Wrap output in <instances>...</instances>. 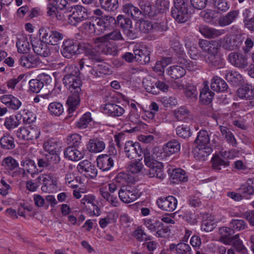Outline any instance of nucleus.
Wrapping results in <instances>:
<instances>
[{"label": "nucleus", "instance_id": "nucleus-20", "mask_svg": "<svg viewBox=\"0 0 254 254\" xmlns=\"http://www.w3.org/2000/svg\"><path fill=\"white\" fill-rule=\"evenodd\" d=\"M143 84L146 91L153 94H157V89L162 91H166L168 89V86L166 83L159 80L155 83H151L150 81L146 80L143 82Z\"/></svg>", "mask_w": 254, "mask_h": 254}, {"label": "nucleus", "instance_id": "nucleus-25", "mask_svg": "<svg viewBox=\"0 0 254 254\" xmlns=\"http://www.w3.org/2000/svg\"><path fill=\"white\" fill-rule=\"evenodd\" d=\"M180 143L176 139H173L165 144L163 147L164 153L167 156H170L179 152L180 150Z\"/></svg>", "mask_w": 254, "mask_h": 254}, {"label": "nucleus", "instance_id": "nucleus-39", "mask_svg": "<svg viewBox=\"0 0 254 254\" xmlns=\"http://www.w3.org/2000/svg\"><path fill=\"white\" fill-rule=\"evenodd\" d=\"M212 168L216 171H219L222 167H225L229 165V161L222 158L219 155H215L211 159Z\"/></svg>", "mask_w": 254, "mask_h": 254}, {"label": "nucleus", "instance_id": "nucleus-32", "mask_svg": "<svg viewBox=\"0 0 254 254\" xmlns=\"http://www.w3.org/2000/svg\"><path fill=\"white\" fill-rule=\"evenodd\" d=\"M97 40H102L97 46L99 49V52L107 55H114L116 54L115 48L111 46L107 41L101 38H98Z\"/></svg>", "mask_w": 254, "mask_h": 254}, {"label": "nucleus", "instance_id": "nucleus-44", "mask_svg": "<svg viewBox=\"0 0 254 254\" xmlns=\"http://www.w3.org/2000/svg\"><path fill=\"white\" fill-rule=\"evenodd\" d=\"M0 144L3 149H12L15 147L14 139L9 134H6L0 138Z\"/></svg>", "mask_w": 254, "mask_h": 254}, {"label": "nucleus", "instance_id": "nucleus-54", "mask_svg": "<svg viewBox=\"0 0 254 254\" xmlns=\"http://www.w3.org/2000/svg\"><path fill=\"white\" fill-rule=\"evenodd\" d=\"M185 95L190 102H195L198 98V92L193 85L188 86L185 90Z\"/></svg>", "mask_w": 254, "mask_h": 254}, {"label": "nucleus", "instance_id": "nucleus-42", "mask_svg": "<svg viewBox=\"0 0 254 254\" xmlns=\"http://www.w3.org/2000/svg\"><path fill=\"white\" fill-rule=\"evenodd\" d=\"M214 95V93L210 90L209 87L206 85L200 91V100L204 104H208L211 102Z\"/></svg>", "mask_w": 254, "mask_h": 254}, {"label": "nucleus", "instance_id": "nucleus-53", "mask_svg": "<svg viewBox=\"0 0 254 254\" xmlns=\"http://www.w3.org/2000/svg\"><path fill=\"white\" fill-rule=\"evenodd\" d=\"M101 39L105 41H108L110 40L114 41H125V39L122 36L121 32L117 29L110 32L109 33L105 35Z\"/></svg>", "mask_w": 254, "mask_h": 254}, {"label": "nucleus", "instance_id": "nucleus-43", "mask_svg": "<svg viewBox=\"0 0 254 254\" xmlns=\"http://www.w3.org/2000/svg\"><path fill=\"white\" fill-rule=\"evenodd\" d=\"M198 45L204 52H207V54L218 47V43L216 41H209L204 39L199 40Z\"/></svg>", "mask_w": 254, "mask_h": 254}, {"label": "nucleus", "instance_id": "nucleus-27", "mask_svg": "<svg viewBox=\"0 0 254 254\" xmlns=\"http://www.w3.org/2000/svg\"><path fill=\"white\" fill-rule=\"evenodd\" d=\"M76 147L69 146L64 151V156L69 160L77 161L83 157V153L77 150Z\"/></svg>", "mask_w": 254, "mask_h": 254}, {"label": "nucleus", "instance_id": "nucleus-47", "mask_svg": "<svg viewBox=\"0 0 254 254\" xmlns=\"http://www.w3.org/2000/svg\"><path fill=\"white\" fill-rule=\"evenodd\" d=\"M95 196L93 194L85 195L81 200L82 204L85 205L86 203L91 204L93 209V212L94 215H99L100 214V209L97 205L95 203Z\"/></svg>", "mask_w": 254, "mask_h": 254}, {"label": "nucleus", "instance_id": "nucleus-12", "mask_svg": "<svg viewBox=\"0 0 254 254\" xmlns=\"http://www.w3.org/2000/svg\"><path fill=\"white\" fill-rule=\"evenodd\" d=\"M205 62L211 67L220 68L224 65L223 59L219 54V48L209 52L205 57Z\"/></svg>", "mask_w": 254, "mask_h": 254}, {"label": "nucleus", "instance_id": "nucleus-37", "mask_svg": "<svg viewBox=\"0 0 254 254\" xmlns=\"http://www.w3.org/2000/svg\"><path fill=\"white\" fill-rule=\"evenodd\" d=\"M21 166L24 168H18L19 172H22V174H24L25 171L28 173L34 174L36 171V165L34 161L31 159H25L23 160L21 162Z\"/></svg>", "mask_w": 254, "mask_h": 254}, {"label": "nucleus", "instance_id": "nucleus-56", "mask_svg": "<svg viewBox=\"0 0 254 254\" xmlns=\"http://www.w3.org/2000/svg\"><path fill=\"white\" fill-rule=\"evenodd\" d=\"M48 110L52 115L59 116L64 112L63 105L60 102H52L50 104L48 107Z\"/></svg>", "mask_w": 254, "mask_h": 254}, {"label": "nucleus", "instance_id": "nucleus-52", "mask_svg": "<svg viewBox=\"0 0 254 254\" xmlns=\"http://www.w3.org/2000/svg\"><path fill=\"white\" fill-rule=\"evenodd\" d=\"M171 61L169 58H164L161 61L156 62L155 65L153 67L154 71L158 72L159 74L164 73L165 68L168 65Z\"/></svg>", "mask_w": 254, "mask_h": 254}, {"label": "nucleus", "instance_id": "nucleus-36", "mask_svg": "<svg viewBox=\"0 0 254 254\" xmlns=\"http://www.w3.org/2000/svg\"><path fill=\"white\" fill-rule=\"evenodd\" d=\"M16 45L18 52L21 54L27 53L30 49L27 37L23 35H20L18 37Z\"/></svg>", "mask_w": 254, "mask_h": 254}, {"label": "nucleus", "instance_id": "nucleus-13", "mask_svg": "<svg viewBox=\"0 0 254 254\" xmlns=\"http://www.w3.org/2000/svg\"><path fill=\"white\" fill-rule=\"evenodd\" d=\"M177 203V199L172 195L159 198L156 201V203L159 208L163 211L169 212H172L176 209Z\"/></svg>", "mask_w": 254, "mask_h": 254}, {"label": "nucleus", "instance_id": "nucleus-50", "mask_svg": "<svg viewBox=\"0 0 254 254\" xmlns=\"http://www.w3.org/2000/svg\"><path fill=\"white\" fill-rule=\"evenodd\" d=\"M103 8L107 11H114L119 7L118 0H99Z\"/></svg>", "mask_w": 254, "mask_h": 254}, {"label": "nucleus", "instance_id": "nucleus-28", "mask_svg": "<svg viewBox=\"0 0 254 254\" xmlns=\"http://www.w3.org/2000/svg\"><path fill=\"white\" fill-rule=\"evenodd\" d=\"M133 178L128 174L121 172L119 173L114 179L115 183L118 184L119 187H127L129 186L132 183Z\"/></svg>", "mask_w": 254, "mask_h": 254}, {"label": "nucleus", "instance_id": "nucleus-61", "mask_svg": "<svg viewBox=\"0 0 254 254\" xmlns=\"http://www.w3.org/2000/svg\"><path fill=\"white\" fill-rule=\"evenodd\" d=\"M81 137L77 133H74L68 135L66 139L67 143L74 147H78L81 143Z\"/></svg>", "mask_w": 254, "mask_h": 254}, {"label": "nucleus", "instance_id": "nucleus-64", "mask_svg": "<svg viewBox=\"0 0 254 254\" xmlns=\"http://www.w3.org/2000/svg\"><path fill=\"white\" fill-rule=\"evenodd\" d=\"M91 114L86 113L84 114L77 123L76 126L80 129H84L87 127L89 123L91 122Z\"/></svg>", "mask_w": 254, "mask_h": 254}, {"label": "nucleus", "instance_id": "nucleus-38", "mask_svg": "<svg viewBox=\"0 0 254 254\" xmlns=\"http://www.w3.org/2000/svg\"><path fill=\"white\" fill-rule=\"evenodd\" d=\"M211 88L216 92H224L227 89L228 85L220 77L215 76L212 80Z\"/></svg>", "mask_w": 254, "mask_h": 254}, {"label": "nucleus", "instance_id": "nucleus-34", "mask_svg": "<svg viewBox=\"0 0 254 254\" xmlns=\"http://www.w3.org/2000/svg\"><path fill=\"white\" fill-rule=\"evenodd\" d=\"M39 183L43 185L41 190L43 192H47L51 189V186L53 184V179L49 175L41 174L37 178Z\"/></svg>", "mask_w": 254, "mask_h": 254}, {"label": "nucleus", "instance_id": "nucleus-16", "mask_svg": "<svg viewBox=\"0 0 254 254\" xmlns=\"http://www.w3.org/2000/svg\"><path fill=\"white\" fill-rule=\"evenodd\" d=\"M78 170L87 177L94 178L97 175V170L91 162L85 160L79 163L77 166Z\"/></svg>", "mask_w": 254, "mask_h": 254}, {"label": "nucleus", "instance_id": "nucleus-1", "mask_svg": "<svg viewBox=\"0 0 254 254\" xmlns=\"http://www.w3.org/2000/svg\"><path fill=\"white\" fill-rule=\"evenodd\" d=\"M63 81L64 85L70 91L71 95L66 101L69 113L73 112L79 103V96L81 93V81L76 74L69 73L65 75Z\"/></svg>", "mask_w": 254, "mask_h": 254}, {"label": "nucleus", "instance_id": "nucleus-26", "mask_svg": "<svg viewBox=\"0 0 254 254\" xmlns=\"http://www.w3.org/2000/svg\"><path fill=\"white\" fill-rule=\"evenodd\" d=\"M103 110L105 114L112 117H120L125 112L124 108L115 104H106Z\"/></svg>", "mask_w": 254, "mask_h": 254}, {"label": "nucleus", "instance_id": "nucleus-11", "mask_svg": "<svg viewBox=\"0 0 254 254\" xmlns=\"http://www.w3.org/2000/svg\"><path fill=\"white\" fill-rule=\"evenodd\" d=\"M62 55L66 58L70 59L73 55L78 54L79 43L73 40H67L63 42Z\"/></svg>", "mask_w": 254, "mask_h": 254}, {"label": "nucleus", "instance_id": "nucleus-57", "mask_svg": "<svg viewBox=\"0 0 254 254\" xmlns=\"http://www.w3.org/2000/svg\"><path fill=\"white\" fill-rule=\"evenodd\" d=\"M2 165L6 170L13 171L18 167L19 164L15 159L11 157H8L3 160Z\"/></svg>", "mask_w": 254, "mask_h": 254}, {"label": "nucleus", "instance_id": "nucleus-4", "mask_svg": "<svg viewBox=\"0 0 254 254\" xmlns=\"http://www.w3.org/2000/svg\"><path fill=\"white\" fill-rule=\"evenodd\" d=\"M243 42L242 36L240 34L226 35L219 40L222 47L227 51H233L238 49Z\"/></svg>", "mask_w": 254, "mask_h": 254}, {"label": "nucleus", "instance_id": "nucleus-2", "mask_svg": "<svg viewBox=\"0 0 254 254\" xmlns=\"http://www.w3.org/2000/svg\"><path fill=\"white\" fill-rule=\"evenodd\" d=\"M144 156L145 165L150 168L148 176L150 178H156L161 180L164 179L165 174L164 173L162 163L157 160L154 155L148 148L143 149L142 152Z\"/></svg>", "mask_w": 254, "mask_h": 254}, {"label": "nucleus", "instance_id": "nucleus-48", "mask_svg": "<svg viewBox=\"0 0 254 254\" xmlns=\"http://www.w3.org/2000/svg\"><path fill=\"white\" fill-rule=\"evenodd\" d=\"M156 236L158 237H166L168 236L170 231L168 226L164 225L162 222L157 221Z\"/></svg>", "mask_w": 254, "mask_h": 254}, {"label": "nucleus", "instance_id": "nucleus-35", "mask_svg": "<svg viewBox=\"0 0 254 254\" xmlns=\"http://www.w3.org/2000/svg\"><path fill=\"white\" fill-rule=\"evenodd\" d=\"M123 12L130 16L132 18L137 19L139 18L142 14L141 11L138 7L133 6L131 3H127L123 7Z\"/></svg>", "mask_w": 254, "mask_h": 254}, {"label": "nucleus", "instance_id": "nucleus-17", "mask_svg": "<svg viewBox=\"0 0 254 254\" xmlns=\"http://www.w3.org/2000/svg\"><path fill=\"white\" fill-rule=\"evenodd\" d=\"M228 59L231 64L238 68H244L248 64L247 57L242 53L232 52L229 55Z\"/></svg>", "mask_w": 254, "mask_h": 254}, {"label": "nucleus", "instance_id": "nucleus-41", "mask_svg": "<svg viewBox=\"0 0 254 254\" xmlns=\"http://www.w3.org/2000/svg\"><path fill=\"white\" fill-rule=\"evenodd\" d=\"M21 124L20 119L17 116H10L5 119L4 126L9 131L17 128Z\"/></svg>", "mask_w": 254, "mask_h": 254}, {"label": "nucleus", "instance_id": "nucleus-21", "mask_svg": "<svg viewBox=\"0 0 254 254\" xmlns=\"http://www.w3.org/2000/svg\"><path fill=\"white\" fill-rule=\"evenodd\" d=\"M60 161L59 155L49 156L38 159V166L39 168H48L50 170H54V164H57Z\"/></svg>", "mask_w": 254, "mask_h": 254}, {"label": "nucleus", "instance_id": "nucleus-19", "mask_svg": "<svg viewBox=\"0 0 254 254\" xmlns=\"http://www.w3.org/2000/svg\"><path fill=\"white\" fill-rule=\"evenodd\" d=\"M221 72L225 79L234 86L239 85L242 83V76L236 71L224 69Z\"/></svg>", "mask_w": 254, "mask_h": 254}, {"label": "nucleus", "instance_id": "nucleus-55", "mask_svg": "<svg viewBox=\"0 0 254 254\" xmlns=\"http://www.w3.org/2000/svg\"><path fill=\"white\" fill-rule=\"evenodd\" d=\"M139 5L142 11V14L148 15L149 16L153 15V12L152 11L151 4L148 0H140L139 2Z\"/></svg>", "mask_w": 254, "mask_h": 254}, {"label": "nucleus", "instance_id": "nucleus-10", "mask_svg": "<svg viewBox=\"0 0 254 254\" xmlns=\"http://www.w3.org/2000/svg\"><path fill=\"white\" fill-rule=\"evenodd\" d=\"M79 65L81 73L87 79H94L99 77L97 72V69L95 64L89 65L85 59H80Z\"/></svg>", "mask_w": 254, "mask_h": 254}, {"label": "nucleus", "instance_id": "nucleus-6", "mask_svg": "<svg viewBox=\"0 0 254 254\" xmlns=\"http://www.w3.org/2000/svg\"><path fill=\"white\" fill-rule=\"evenodd\" d=\"M41 39L49 45H57L64 39V34L55 30L50 31L42 28L39 30Z\"/></svg>", "mask_w": 254, "mask_h": 254}, {"label": "nucleus", "instance_id": "nucleus-40", "mask_svg": "<svg viewBox=\"0 0 254 254\" xmlns=\"http://www.w3.org/2000/svg\"><path fill=\"white\" fill-rule=\"evenodd\" d=\"M238 12L237 10L230 11L226 15L221 16L218 21L220 26H226L232 23L237 18Z\"/></svg>", "mask_w": 254, "mask_h": 254}, {"label": "nucleus", "instance_id": "nucleus-51", "mask_svg": "<svg viewBox=\"0 0 254 254\" xmlns=\"http://www.w3.org/2000/svg\"><path fill=\"white\" fill-rule=\"evenodd\" d=\"M229 226L235 233V231H239L246 229L247 227V224L244 220L233 219L230 222Z\"/></svg>", "mask_w": 254, "mask_h": 254}, {"label": "nucleus", "instance_id": "nucleus-49", "mask_svg": "<svg viewBox=\"0 0 254 254\" xmlns=\"http://www.w3.org/2000/svg\"><path fill=\"white\" fill-rule=\"evenodd\" d=\"M136 24L139 31L144 33L150 32L155 27L154 23L153 24L148 20H141Z\"/></svg>", "mask_w": 254, "mask_h": 254}, {"label": "nucleus", "instance_id": "nucleus-63", "mask_svg": "<svg viewBox=\"0 0 254 254\" xmlns=\"http://www.w3.org/2000/svg\"><path fill=\"white\" fill-rule=\"evenodd\" d=\"M176 133L178 136L183 138H188L191 135L190 127L184 125L178 127L176 128Z\"/></svg>", "mask_w": 254, "mask_h": 254}, {"label": "nucleus", "instance_id": "nucleus-3", "mask_svg": "<svg viewBox=\"0 0 254 254\" xmlns=\"http://www.w3.org/2000/svg\"><path fill=\"white\" fill-rule=\"evenodd\" d=\"M171 15L179 23H184L189 19L188 0H174Z\"/></svg>", "mask_w": 254, "mask_h": 254}, {"label": "nucleus", "instance_id": "nucleus-59", "mask_svg": "<svg viewBox=\"0 0 254 254\" xmlns=\"http://www.w3.org/2000/svg\"><path fill=\"white\" fill-rule=\"evenodd\" d=\"M97 69V72L99 76H101V74H107L111 72V68L109 64L103 61L99 62L98 63H94Z\"/></svg>", "mask_w": 254, "mask_h": 254}, {"label": "nucleus", "instance_id": "nucleus-14", "mask_svg": "<svg viewBox=\"0 0 254 254\" xmlns=\"http://www.w3.org/2000/svg\"><path fill=\"white\" fill-rule=\"evenodd\" d=\"M237 93L240 98L250 100V105L254 107V88L251 85H243L238 89Z\"/></svg>", "mask_w": 254, "mask_h": 254}, {"label": "nucleus", "instance_id": "nucleus-15", "mask_svg": "<svg viewBox=\"0 0 254 254\" xmlns=\"http://www.w3.org/2000/svg\"><path fill=\"white\" fill-rule=\"evenodd\" d=\"M135 60L140 64H146L150 61V52L144 46H139L133 49Z\"/></svg>", "mask_w": 254, "mask_h": 254}, {"label": "nucleus", "instance_id": "nucleus-9", "mask_svg": "<svg viewBox=\"0 0 254 254\" xmlns=\"http://www.w3.org/2000/svg\"><path fill=\"white\" fill-rule=\"evenodd\" d=\"M124 150L126 157L130 159H135L137 156L141 157L143 151L139 142L132 141L126 143Z\"/></svg>", "mask_w": 254, "mask_h": 254}, {"label": "nucleus", "instance_id": "nucleus-58", "mask_svg": "<svg viewBox=\"0 0 254 254\" xmlns=\"http://www.w3.org/2000/svg\"><path fill=\"white\" fill-rule=\"evenodd\" d=\"M99 52H97L93 49H87L85 50V56L91 61L92 64H97L101 61H103V58L99 55Z\"/></svg>", "mask_w": 254, "mask_h": 254}, {"label": "nucleus", "instance_id": "nucleus-8", "mask_svg": "<svg viewBox=\"0 0 254 254\" xmlns=\"http://www.w3.org/2000/svg\"><path fill=\"white\" fill-rule=\"evenodd\" d=\"M119 196L121 200L127 203L135 201L141 194V192L134 187L127 186L122 187L118 192Z\"/></svg>", "mask_w": 254, "mask_h": 254}, {"label": "nucleus", "instance_id": "nucleus-5", "mask_svg": "<svg viewBox=\"0 0 254 254\" xmlns=\"http://www.w3.org/2000/svg\"><path fill=\"white\" fill-rule=\"evenodd\" d=\"M109 151L112 152L111 154H102L97 157V167L103 171H109L114 165V161L117 154V150L113 147L110 148Z\"/></svg>", "mask_w": 254, "mask_h": 254}, {"label": "nucleus", "instance_id": "nucleus-45", "mask_svg": "<svg viewBox=\"0 0 254 254\" xmlns=\"http://www.w3.org/2000/svg\"><path fill=\"white\" fill-rule=\"evenodd\" d=\"M222 236L220 237L221 242L225 245H230V240L234 234L230 227H223L220 229Z\"/></svg>", "mask_w": 254, "mask_h": 254}, {"label": "nucleus", "instance_id": "nucleus-7", "mask_svg": "<svg viewBox=\"0 0 254 254\" xmlns=\"http://www.w3.org/2000/svg\"><path fill=\"white\" fill-rule=\"evenodd\" d=\"M89 15L86 8L76 5L72 7V13L68 16V23L73 26H76L79 22L88 19Z\"/></svg>", "mask_w": 254, "mask_h": 254}, {"label": "nucleus", "instance_id": "nucleus-60", "mask_svg": "<svg viewBox=\"0 0 254 254\" xmlns=\"http://www.w3.org/2000/svg\"><path fill=\"white\" fill-rule=\"evenodd\" d=\"M117 24L123 31L127 28H131L132 22L129 18L122 15H119L117 18Z\"/></svg>", "mask_w": 254, "mask_h": 254}, {"label": "nucleus", "instance_id": "nucleus-33", "mask_svg": "<svg viewBox=\"0 0 254 254\" xmlns=\"http://www.w3.org/2000/svg\"><path fill=\"white\" fill-rule=\"evenodd\" d=\"M171 177L174 183L186 182L188 180L186 172L181 168L174 169L171 173Z\"/></svg>", "mask_w": 254, "mask_h": 254}, {"label": "nucleus", "instance_id": "nucleus-62", "mask_svg": "<svg viewBox=\"0 0 254 254\" xmlns=\"http://www.w3.org/2000/svg\"><path fill=\"white\" fill-rule=\"evenodd\" d=\"M189 114V110L185 107H181L174 112L175 116L179 121L186 120Z\"/></svg>", "mask_w": 254, "mask_h": 254}, {"label": "nucleus", "instance_id": "nucleus-23", "mask_svg": "<svg viewBox=\"0 0 254 254\" xmlns=\"http://www.w3.org/2000/svg\"><path fill=\"white\" fill-rule=\"evenodd\" d=\"M199 31L205 37L209 39L217 38L225 33L224 30L216 29L206 25L200 26Z\"/></svg>", "mask_w": 254, "mask_h": 254}, {"label": "nucleus", "instance_id": "nucleus-18", "mask_svg": "<svg viewBox=\"0 0 254 254\" xmlns=\"http://www.w3.org/2000/svg\"><path fill=\"white\" fill-rule=\"evenodd\" d=\"M48 43L42 40H37L32 43L33 50L35 53L44 57H47L51 55V51Z\"/></svg>", "mask_w": 254, "mask_h": 254}, {"label": "nucleus", "instance_id": "nucleus-30", "mask_svg": "<svg viewBox=\"0 0 254 254\" xmlns=\"http://www.w3.org/2000/svg\"><path fill=\"white\" fill-rule=\"evenodd\" d=\"M194 143L196 144V148L208 145L210 143V136L208 132L206 130H200L198 132Z\"/></svg>", "mask_w": 254, "mask_h": 254}, {"label": "nucleus", "instance_id": "nucleus-29", "mask_svg": "<svg viewBox=\"0 0 254 254\" xmlns=\"http://www.w3.org/2000/svg\"><path fill=\"white\" fill-rule=\"evenodd\" d=\"M87 148L91 152H100L105 149V144L97 138L91 139L87 144Z\"/></svg>", "mask_w": 254, "mask_h": 254}, {"label": "nucleus", "instance_id": "nucleus-31", "mask_svg": "<svg viewBox=\"0 0 254 254\" xmlns=\"http://www.w3.org/2000/svg\"><path fill=\"white\" fill-rule=\"evenodd\" d=\"M167 73L172 78L175 79L183 77L186 73L184 66L181 65H173L169 67L167 70Z\"/></svg>", "mask_w": 254, "mask_h": 254}, {"label": "nucleus", "instance_id": "nucleus-22", "mask_svg": "<svg viewBox=\"0 0 254 254\" xmlns=\"http://www.w3.org/2000/svg\"><path fill=\"white\" fill-rule=\"evenodd\" d=\"M44 150L49 152L51 156L59 155L61 146L56 139L51 138L46 140L43 145Z\"/></svg>", "mask_w": 254, "mask_h": 254}, {"label": "nucleus", "instance_id": "nucleus-46", "mask_svg": "<svg viewBox=\"0 0 254 254\" xmlns=\"http://www.w3.org/2000/svg\"><path fill=\"white\" fill-rule=\"evenodd\" d=\"M230 245L232 244L234 249L236 251L245 254L247 251V249L243 245L242 241L239 238V234H236L233 236L230 240Z\"/></svg>", "mask_w": 254, "mask_h": 254}, {"label": "nucleus", "instance_id": "nucleus-24", "mask_svg": "<svg viewBox=\"0 0 254 254\" xmlns=\"http://www.w3.org/2000/svg\"><path fill=\"white\" fill-rule=\"evenodd\" d=\"M19 61L22 66L27 68L36 67L41 63L39 58L36 55L22 56Z\"/></svg>", "mask_w": 254, "mask_h": 254}]
</instances>
